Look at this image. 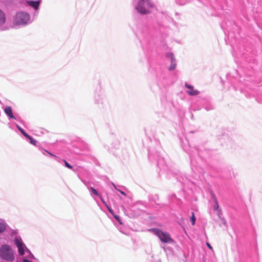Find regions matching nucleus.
Here are the masks:
<instances>
[{"instance_id":"6","label":"nucleus","mask_w":262,"mask_h":262,"mask_svg":"<svg viewBox=\"0 0 262 262\" xmlns=\"http://www.w3.org/2000/svg\"><path fill=\"white\" fill-rule=\"evenodd\" d=\"M185 86L188 89L187 93L191 96L196 95L199 93V92L197 90H194L193 87L187 83H185Z\"/></svg>"},{"instance_id":"1","label":"nucleus","mask_w":262,"mask_h":262,"mask_svg":"<svg viewBox=\"0 0 262 262\" xmlns=\"http://www.w3.org/2000/svg\"><path fill=\"white\" fill-rule=\"evenodd\" d=\"M154 7L150 0H140L137 7V11L142 14H148Z\"/></svg>"},{"instance_id":"11","label":"nucleus","mask_w":262,"mask_h":262,"mask_svg":"<svg viewBox=\"0 0 262 262\" xmlns=\"http://www.w3.org/2000/svg\"><path fill=\"white\" fill-rule=\"evenodd\" d=\"M176 62H171L170 66H169V70L170 71L173 70L176 67Z\"/></svg>"},{"instance_id":"20","label":"nucleus","mask_w":262,"mask_h":262,"mask_svg":"<svg viewBox=\"0 0 262 262\" xmlns=\"http://www.w3.org/2000/svg\"><path fill=\"white\" fill-rule=\"evenodd\" d=\"M206 245H207V247H208L210 250H213V248H212V247L211 246V245H210L209 243L207 242V243H206Z\"/></svg>"},{"instance_id":"4","label":"nucleus","mask_w":262,"mask_h":262,"mask_svg":"<svg viewBox=\"0 0 262 262\" xmlns=\"http://www.w3.org/2000/svg\"><path fill=\"white\" fill-rule=\"evenodd\" d=\"M29 14L25 12L17 13L15 17V23L17 25H24L27 23L29 20Z\"/></svg>"},{"instance_id":"19","label":"nucleus","mask_w":262,"mask_h":262,"mask_svg":"<svg viewBox=\"0 0 262 262\" xmlns=\"http://www.w3.org/2000/svg\"><path fill=\"white\" fill-rule=\"evenodd\" d=\"M217 215L218 216L221 218V216L222 215V210L220 209H219L217 210Z\"/></svg>"},{"instance_id":"25","label":"nucleus","mask_w":262,"mask_h":262,"mask_svg":"<svg viewBox=\"0 0 262 262\" xmlns=\"http://www.w3.org/2000/svg\"><path fill=\"white\" fill-rule=\"evenodd\" d=\"M115 216V217L116 219H117V220H118V216Z\"/></svg>"},{"instance_id":"3","label":"nucleus","mask_w":262,"mask_h":262,"mask_svg":"<svg viewBox=\"0 0 262 262\" xmlns=\"http://www.w3.org/2000/svg\"><path fill=\"white\" fill-rule=\"evenodd\" d=\"M152 232L155 234L163 243H172L173 239L170 237L169 234L165 233L159 229H152L151 230Z\"/></svg>"},{"instance_id":"18","label":"nucleus","mask_w":262,"mask_h":262,"mask_svg":"<svg viewBox=\"0 0 262 262\" xmlns=\"http://www.w3.org/2000/svg\"><path fill=\"white\" fill-rule=\"evenodd\" d=\"M91 190H92V192L95 194V195H99V194L97 192V191L94 189V188L93 187H91Z\"/></svg>"},{"instance_id":"21","label":"nucleus","mask_w":262,"mask_h":262,"mask_svg":"<svg viewBox=\"0 0 262 262\" xmlns=\"http://www.w3.org/2000/svg\"><path fill=\"white\" fill-rule=\"evenodd\" d=\"M47 153H48L51 156H52V157H56V156L54 155H53V154L50 152L49 151H47V150H45Z\"/></svg>"},{"instance_id":"15","label":"nucleus","mask_w":262,"mask_h":262,"mask_svg":"<svg viewBox=\"0 0 262 262\" xmlns=\"http://www.w3.org/2000/svg\"><path fill=\"white\" fill-rule=\"evenodd\" d=\"M5 230V226L4 224L0 223V233Z\"/></svg>"},{"instance_id":"16","label":"nucleus","mask_w":262,"mask_h":262,"mask_svg":"<svg viewBox=\"0 0 262 262\" xmlns=\"http://www.w3.org/2000/svg\"><path fill=\"white\" fill-rule=\"evenodd\" d=\"M63 162H64V165H65V166H66L67 168H69V169H72V166L70 164H69L67 162V161L66 160H63Z\"/></svg>"},{"instance_id":"5","label":"nucleus","mask_w":262,"mask_h":262,"mask_svg":"<svg viewBox=\"0 0 262 262\" xmlns=\"http://www.w3.org/2000/svg\"><path fill=\"white\" fill-rule=\"evenodd\" d=\"M15 243L16 245V246L18 248V252L20 255H23L25 253V245L23 243L22 241L18 238H15Z\"/></svg>"},{"instance_id":"8","label":"nucleus","mask_w":262,"mask_h":262,"mask_svg":"<svg viewBox=\"0 0 262 262\" xmlns=\"http://www.w3.org/2000/svg\"><path fill=\"white\" fill-rule=\"evenodd\" d=\"M28 4L29 6L33 7L35 9H37L39 6V2L38 1H28Z\"/></svg>"},{"instance_id":"14","label":"nucleus","mask_w":262,"mask_h":262,"mask_svg":"<svg viewBox=\"0 0 262 262\" xmlns=\"http://www.w3.org/2000/svg\"><path fill=\"white\" fill-rule=\"evenodd\" d=\"M195 215H194V214L193 212L192 213V216H191V222H192V224L193 225H194L195 224Z\"/></svg>"},{"instance_id":"9","label":"nucleus","mask_w":262,"mask_h":262,"mask_svg":"<svg viewBox=\"0 0 262 262\" xmlns=\"http://www.w3.org/2000/svg\"><path fill=\"white\" fill-rule=\"evenodd\" d=\"M6 21V17L4 13L0 10V25H3Z\"/></svg>"},{"instance_id":"12","label":"nucleus","mask_w":262,"mask_h":262,"mask_svg":"<svg viewBox=\"0 0 262 262\" xmlns=\"http://www.w3.org/2000/svg\"><path fill=\"white\" fill-rule=\"evenodd\" d=\"M28 139L30 140V142L31 144L34 145H35L36 144V141L33 139L30 135H29V137H27Z\"/></svg>"},{"instance_id":"2","label":"nucleus","mask_w":262,"mask_h":262,"mask_svg":"<svg viewBox=\"0 0 262 262\" xmlns=\"http://www.w3.org/2000/svg\"><path fill=\"white\" fill-rule=\"evenodd\" d=\"M1 256L6 260L13 261L14 260L13 253L10 247L7 245L2 246L0 250Z\"/></svg>"},{"instance_id":"23","label":"nucleus","mask_w":262,"mask_h":262,"mask_svg":"<svg viewBox=\"0 0 262 262\" xmlns=\"http://www.w3.org/2000/svg\"><path fill=\"white\" fill-rule=\"evenodd\" d=\"M119 191L120 192V193H121L122 194H123V195H126V194H125V193L124 192H123V191H121V190H119Z\"/></svg>"},{"instance_id":"10","label":"nucleus","mask_w":262,"mask_h":262,"mask_svg":"<svg viewBox=\"0 0 262 262\" xmlns=\"http://www.w3.org/2000/svg\"><path fill=\"white\" fill-rule=\"evenodd\" d=\"M17 128L19 129V130L21 132V133L26 137H29V135H28L23 128L20 127L19 126H17Z\"/></svg>"},{"instance_id":"24","label":"nucleus","mask_w":262,"mask_h":262,"mask_svg":"<svg viewBox=\"0 0 262 262\" xmlns=\"http://www.w3.org/2000/svg\"><path fill=\"white\" fill-rule=\"evenodd\" d=\"M23 262H31V261H29V260H28L27 259H24Z\"/></svg>"},{"instance_id":"13","label":"nucleus","mask_w":262,"mask_h":262,"mask_svg":"<svg viewBox=\"0 0 262 262\" xmlns=\"http://www.w3.org/2000/svg\"><path fill=\"white\" fill-rule=\"evenodd\" d=\"M214 202H215V205L214 206V209L216 210L220 209V208L219 207V203H218L216 199H215Z\"/></svg>"},{"instance_id":"7","label":"nucleus","mask_w":262,"mask_h":262,"mask_svg":"<svg viewBox=\"0 0 262 262\" xmlns=\"http://www.w3.org/2000/svg\"><path fill=\"white\" fill-rule=\"evenodd\" d=\"M4 112L6 113V114L10 118L15 119L14 116L13 115L12 108L10 106H7L4 109Z\"/></svg>"},{"instance_id":"17","label":"nucleus","mask_w":262,"mask_h":262,"mask_svg":"<svg viewBox=\"0 0 262 262\" xmlns=\"http://www.w3.org/2000/svg\"><path fill=\"white\" fill-rule=\"evenodd\" d=\"M170 56L171 59V62H176V59L174 57V55L172 53H171Z\"/></svg>"},{"instance_id":"22","label":"nucleus","mask_w":262,"mask_h":262,"mask_svg":"<svg viewBox=\"0 0 262 262\" xmlns=\"http://www.w3.org/2000/svg\"><path fill=\"white\" fill-rule=\"evenodd\" d=\"M107 208H108V210L109 211V212L111 213H113V210L111 208H110V207H108V206L107 207Z\"/></svg>"}]
</instances>
